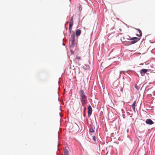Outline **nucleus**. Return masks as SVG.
<instances>
[{
    "label": "nucleus",
    "instance_id": "f257e3e1",
    "mask_svg": "<svg viewBox=\"0 0 155 155\" xmlns=\"http://www.w3.org/2000/svg\"><path fill=\"white\" fill-rule=\"evenodd\" d=\"M79 94L81 104L82 106H84L87 104V97L85 94L84 91L83 90H81L79 92Z\"/></svg>",
    "mask_w": 155,
    "mask_h": 155
},
{
    "label": "nucleus",
    "instance_id": "f03ea898",
    "mask_svg": "<svg viewBox=\"0 0 155 155\" xmlns=\"http://www.w3.org/2000/svg\"><path fill=\"white\" fill-rule=\"evenodd\" d=\"M139 40L140 39L139 38L137 37H133L130 39V40L132 41H130V43L131 44H134L139 41Z\"/></svg>",
    "mask_w": 155,
    "mask_h": 155
},
{
    "label": "nucleus",
    "instance_id": "7ed1b4c3",
    "mask_svg": "<svg viewBox=\"0 0 155 155\" xmlns=\"http://www.w3.org/2000/svg\"><path fill=\"white\" fill-rule=\"evenodd\" d=\"M74 34L73 32L71 33V36L70 41L71 45H74Z\"/></svg>",
    "mask_w": 155,
    "mask_h": 155
},
{
    "label": "nucleus",
    "instance_id": "20e7f679",
    "mask_svg": "<svg viewBox=\"0 0 155 155\" xmlns=\"http://www.w3.org/2000/svg\"><path fill=\"white\" fill-rule=\"evenodd\" d=\"M88 109V115H91L92 114V109L91 106L89 105L87 107Z\"/></svg>",
    "mask_w": 155,
    "mask_h": 155
},
{
    "label": "nucleus",
    "instance_id": "39448f33",
    "mask_svg": "<svg viewBox=\"0 0 155 155\" xmlns=\"http://www.w3.org/2000/svg\"><path fill=\"white\" fill-rule=\"evenodd\" d=\"M147 70L146 69H142L140 71V73L142 76H143L147 72Z\"/></svg>",
    "mask_w": 155,
    "mask_h": 155
},
{
    "label": "nucleus",
    "instance_id": "423d86ee",
    "mask_svg": "<svg viewBox=\"0 0 155 155\" xmlns=\"http://www.w3.org/2000/svg\"><path fill=\"white\" fill-rule=\"evenodd\" d=\"M146 123L148 124L151 125L154 123V122L150 119H148L146 120Z\"/></svg>",
    "mask_w": 155,
    "mask_h": 155
},
{
    "label": "nucleus",
    "instance_id": "0eeeda50",
    "mask_svg": "<svg viewBox=\"0 0 155 155\" xmlns=\"http://www.w3.org/2000/svg\"><path fill=\"white\" fill-rule=\"evenodd\" d=\"M88 137L90 139L93 140L94 142H96V138L94 135H89Z\"/></svg>",
    "mask_w": 155,
    "mask_h": 155
},
{
    "label": "nucleus",
    "instance_id": "6e6552de",
    "mask_svg": "<svg viewBox=\"0 0 155 155\" xmlns=\"http://www.w3.org/2000/svg\"><path fill=\"white\" fill-rule=\"evenodd\" d=\"M94 132V130L93 128H91L89 129V134L90 135H92Z\"/></svg>",
    "mask_w": 155,
    "mask_h": 155
},
{
    "label": "nucleus",
    "instance_id": "1a4fd4ad",
    "mask_svg": "<svg viewBox=\"0 0 155 155\" xmlns=\"http://www.w3.org/2000/svg\"><path fill=\"white\" fill-rule=\"evenodd\" d=\"M81 32V31L80 29H78L76 31V35L77 36H79Z\"/></svg>",
    "mask_w": 155,
    "mask_h": 155
},
{
    "label": "nucleus",
    "instance_id": "9d476101",
    "mask_svg": "<svg viewBox=\"0 0 155 155\" xmlns=\"http://www.w3.org/2000/svg\"><path fill=\"white\" fill-rule=\"evenodd\" d=\"M136 29L138 31L139 33V34H137L136 35L138 37L141 36L142 35V32L139 29Z\"/></svg>",
    "mask_w": 155,
    "mask_h": 155
},
{
    "label": "nucleus",
    "instance_id": "9b49d317",
    "mask_svg": "<svg viewBox=\"0 0 155 155\" xmlns=\"http://www.w3.org/2000/svg\"><path fill=\"white\" fill-rule=\"evenodd\" d=\"M136 101H134L132 105V107L134 110H135V107L136 106Z\"/></svg>",
    "mask_w": 155,
    "mask_h": 155
},
{
    "label": "nucleus",
    "instance_id": "f8f14e48",
    "mask_svg": "<svg viewBox=\"0 0 155 155\" xmlns=\"http://www.w3.org/2000/svg\"><path fill=\"white\" fill-rule=\"evenodd\" d=\"M73 25V23H70L69 26V30L70 31V33L72 29V27Z\"/></svg>",
    "mask_w": 155,
    "mask_h": 155
},
{
    "label": "nucleus",
    "instance_id": "ddd939ff",
    "mask_svg": "<svg viewBox=\"0 0 155 155\" xmlns=\"http://www.w3.org/2000/svg\"><path fill=\"white\" fill-rule=\"evenodd\" d=\"M64 154L65 155H68V152L67 150H65L64 151Z\"/></svg>",
    "mask_w": 155,
    "mask_h": 155
},
{
    "label": "nucleus",
    "instance_id": "4468645a",
    "mask_svg": "<svg viewBox=\"0 0 155 155\" xmlns=\"http://www.w3.org/2000/svg\"><path fill=\"white\" fill-rule=\"evenodd\" d=\"M70 23H73V16L71 18V19L70 21Z\"/></svg>",
    "mask_w": 155,
    "mask_h": 155
},
{
    "label": "nucleus",
    "instance_id": "2eb2a0df",
    "mask_svg": "<svg viewBox=\"0 0 155 155\" xmlns=\"http://www.w3.org/2000/svg\"><path fill=\"white\" fill-rule=\"evenodd\" d=\"M76 58H77V59H79V60H80L81 59V57H80L78 56H76Z\"/></svg>",
    "mask_w": 155,
    "mask_h": 155
},
{
    "label": "nucleus",
    "instance_id": "dca6fc26",
    "mask_svg": "<svg viewBox=\"0 0 155 155\" xmlns=\"http://www.w3.org/2000/svg\"><path fill=\"white\" fill-rule=\"evenodd\" d=\"M121 72H121V71H120V74H121Z\"/></svg>",
    "mask_w": 155,
    "mask_h": 155
},
{
    "label": "nucleus",
    "instance_id": "f3484780",
    "mask_svg": "<svg viewBox=\"0 0 155 155\" xmlns=\"http://www.w3.org/2000/svg\"><path fill=\"white\" fill-rule=\"evenodd\" d=\"M85 109H86V108H85L84 109V110H85Z\"/></svg>",
    "mask_w": 155,
    "mask_h": 155
}]
</instances>
